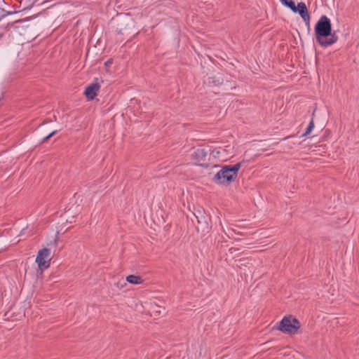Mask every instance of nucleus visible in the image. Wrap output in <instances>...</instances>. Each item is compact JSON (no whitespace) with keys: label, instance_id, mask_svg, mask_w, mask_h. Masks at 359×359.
Listing matches in <instances>:
<instances>
[{"label":"nucleus","instance_id":"4468645a","mask_svg":"<svg viewBox=\"0 0 359 359\" xmlns=\"http://www.w3.org/2000/svg\"><path fill=\"white\" fill-rule=\"evenodd\" d=\"M290 137H285L283 140H287V138H289Z\"/></svg>","mask_w":359,"mask_h":359},{"label":"nucleus","instance_id":"7ed1b4c3","mask_svg":"<svg viewBox=\"0 0 359 359\" xmlns=\"http://www.w3.org/2000/svg\"><path fill=\"white\" fill-rule=\"evenodd\" d=\"M301 327V323L298 319L292 316H285L279 323L278 330L283 333L290 335L295 334Z\"/></svg>","mask_w":359,"mask_h":359},{"label":"nucleus","instance_id":"1a4fd4ad","mask_svg":"<svg viewBox=\"0 0 359 359\" xmlns=\"http://www.w3.org/2000/svg\"><path fill=\"white\" fill-rule=\"evenodd\" d=\"M313 128H314V123H313V121H311L310 122V123L309 124L305 133L303 134V136H306L309 134H310L311 132L312 131V130L313 129Z\"/></svg>","mask_w":359,"mask_h":359},{"label":"nucleus","instance_id":"423d86ee","mask_svg":"<svg viewBox=\"0 0 359 359\" xmlns=\"http://www.w3.org/2000/svg\"><path fill=\"white\" fill-rule=\"evenodd\" d=\"M100 88V85L98 83V79H95L93 83L86 86L84 93L89 100H93L97 95V92Z\"/></svg>","mask_w":359,"mask_h":359},{"label":"nucleus","instance_id":"f257e3e1","mask_svg":"<svg viewBox=\"0 0 359 359\" xmlns=\"http://www.w3.org/2000/svg\"><path fill=\"white\" fill-rule=\"evenodd\" d=\"M316 41L323 48H327L337 41L335 32H332L330 20L326 15H322L314 27Z\"/></svg>","mask_w":359,"mask_h":359},{"label":"nucleus","instance_id":"ddd939ff","mask_svg":"<svg viewBox=\"0 0 359 359\" xmlns=\"http://www.w3.org/2000/svg\"><path fill=\"white\" fill-rule=\"evenodd\" d=\"M212 83L215 85V86H217V85H219L221 83L219 82V80H217V81H215L214 79L212 80Z\"/></svg>","mask_w":359,"mask_h":359},{"label":"nucleus","instance_id":"9b49d317","mask_svg":"<svg viewBox=\"0 0 359 359\" xmlns=\"http://www.w3.org/2000/svg\"><path fill=\"white\" fill-rule=\"evenodd\" d=\"M57 133V130H54L53 131L52 133H50L49 135H48L47 136L44 137L43 138V140H42V142H46L47 140H48L51 137H53L55 133Z\"/></svg>","mask_w":359,"mask_h":359},{"label":"nucleus","instance_id":"39448f33","mask_svg":"<svg viewBox=\"0 0 359 359\" xmlns=\"http://www.w3.org/2000/svg\"><path fill=\"white\" fill-rule=\"evenodd\" d=\"M290 9L295 13H298L304 21L305 24L309 27L310 15L308 11V8L304 2L298 3L297 6H295V4H294Z\"/></svg>","mask_w":359,"mask_h":359},{"label":"nucleus","instance_id":"9d476101","mask_svg":"<svg viewBox=\"0 0 359 359\" xmlns=\"http://www.w3.org/2000/svg\"><path fill=\"white\" fill-rule=\"evenodd\" d=\"M283 5L289 8L290 9L294 5V2L292 0H280Z\"/></svg>","mask_w":359,"mask_h":359},{"label":"nucleus","instance_id":"0eeeda50","mask_svg":"<svg viewBox=\"0 0 359 359\" xmlns=\"http://www.w3.org/2000/svg\"><path fill=\"white\" fill-rule=\"evenodd\" d=\"M207 151L204 149H197L192 154V159L195 164L202 165L206 160Z\"/></svg>","mask_w":359,"mask_h":359},{"label":"nucleus","instance_id":"f8f14e48","mask_svg":"<svg viewBox=\"0 0 359 359\" xmlns=\"http://www.w3.org/2000/svg\"><path fill=\"white\" fill-rule=\"evenodd\" d=\"M238 250V249L237 248H231L229 250V252L230 254H233L236 251Z\"/></svg>","mask_w":359,"mask_h":359},{"label":"nucleus","instance_id":"20e7f679","mask_svg":"<svg viewBox=\"0 0 359 359\" xmlns=\"http://www.w3.org/2000/svg\"><path fill=\"white\" fill-rule=\"evenodd\" d=\"M50 250L48 248H43L39 250L36 258V262L40 269H48L50 266Z\"/></svg>","mask_w":359,"mask_h":359},{"label":"nucleus","instance_id":"6e6552de","mask_svg":"<svg viewBox=\"0 0 359 359\" xmlns=\"http://www.w3.org/2000/svg\"><path fill=\"white\" fill-rule=\"evenodd\" d=\"M126 280L132 284H140L142 282V278L138 276L130 275L126 277Z\"/></svg>","mask_w":359,"mask_h":359},{"label":"nucleus","instance_id":"f03ea898","mask_svg":"<svg viewBox=\"0 0 359 359\" xmlns=\"http://www.w3.org/2000/svg\"><path fill=\"white\" fill-rule=\"evenodd\" d=\"M241 166L240 163L233 165L222 166L221 170L214 176L213 181L218 184H229L237 177Z\"/></svg>","mask_w":359,"mask_h":359}]
</instances>
